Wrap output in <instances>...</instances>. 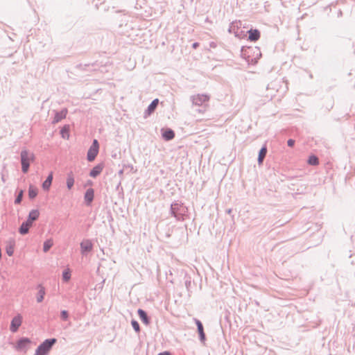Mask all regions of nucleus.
I'll list each match as a JSON object with an SVG mask.
<instances>
[{
	"label": "nucleus",
	"instance_id": "f257e3e1",
	"mask_svg": "<svg viewBox=\"0 0 355 355\" xmlns=\"http://www.w3.org/2000/svg\"><path fill=\"white\" fill-rule=\"evenodd\" d=\"M170 213L177 220L182 221L187 213V208L182 202H174L171 205Z\"/></svg>",
	"mask_w": 355,
	"mask_h": 355
},
{
	"label": "nucleus",
	"instance_id": "f03ea898",
	"mask_svg": "<svg viewBox=\"0 0 355 355\" xmlns=\"http://www.w3.org/2000/svg\"><path fill=\"white\" fill-rule=\"evenodd\" d=\"M20 158L22 172L26 173L28 171L31 162L35 160V155L33 153L24 149L20 153Z\"/></svg>",
	"mask_w": 355,
	"mask_h": 355
},
{
	"label": "nucleus",
	"instance_id": "7ed1b4c3",
	"mask_svg": "<svg viewBox=\"0 0 355 355\" xmlns=\"http://www.w3.org/2000/svg\"><path fill=\"white\" fill-rule=\"evenodd\" d=\"M57 343L56 338H50L45 340L36 349L34 355H47L54 344Z\"/></svg>",
	"mask_w": 355,
	"mask_h": 355
},
{
	"label": "nucleus",
	"instance_id": "20e7f679",
	"mask_svg": "<svg viewBox=\"0 0 355 355\" xmlns=\"http://www.w3.org/2000/svg\"><path fill=\"white\" fill-rule=\"evenodd\" d=\"M210 99V96L205 94H198L190 96L193 106H204Z\"/></svg>",
	"mask_w": 355,
	"mask_h": 355
},
{
	"label": "nucleus",
	"instance_id": "39448f33",
	"mask_svg": "<svg viewBox=\"0 0 355 355\" xmlns=\"http://www.w3.org/2000/svg\"><path fill=\"white\" fill-rule=\"evenodd\" d=\"M22 323V316L20 314H17L15 316L10 322V330L12 333H15L18 331L19 327Z\"/></svg>",
	"mask_w": 355,
	"mask_h": 355
},
{
	"label": "nucleus",
	"instance_id": "423d86ee",
	"mask_svg": "<svg viewBox=\"0 0 355 355\" xmlns=\"http://www.w3.org/2000/svg\"><path fill=\"white\" fill-rule=\"evenodd\" d=\"M93 249V244L89 239H84L80 243V250L83 254H85L87 252H89Z\"/></svg>",
	"mask_w": 355,
	"mask_h": 355
},
{
	"label": "nucleus",
	"instance_id": "0eeeda50",
	"mask_svg": "<svg viewBox=\"0 0 355 355\" xmlns=\"http://www.w3.org/2000/svg\"><path fill=\"white\" fill-rule=\"evenodd\" d=\"M193 320L197 326L200 340L201 343H205V341L206 340V336H205V334L204 332L203 325L199 320H198L196 318H194Z\"/></svg>",
	"mask_w": 355,
	"mask_h": 355
},
{
	"label": "nucleus",
	"instance_id": "6e6552de",
	"mask_svg": "<svg viewBox=\"0 0 355 355\" xmlns=\"http://www.w3.org/2000/svg\"><path fill=\"white\" fill-rule=\"evenodd\" d=\"M40 216V211L38 209H32L28 214V219L26 221L31 226H32L33 223L38 219Z\"/></svg>",
	"mask_w": 355,
	"mask_h": 355
},
{
	"label": "nucleus",
	"instance_id": "1a4fd4ad",
	"mask_svg": "<svg viewBox=\"0 0 355 355\" xmlns=\"http://www.w3.org/2000/svg\"><path fill=\"white\" fill-rule=\"evenodd\" d=\"M94 191L93 189H88L85 193V201L87 205H90L94 200Z\"/></svg>",
	"mask_w": 355,
	"mask_h": 355
},
{
	"label": "nucleus",
	"instance_id": "9d476101",
	"mask_svg": "<svg viewBox=\"0 0 355 355\" xmlns=\"http://www.w3.org/2000/svg\"><path fill=\"white\" fill-rule=\"evenodd\" d=\"M67 114V110L63 109L60 112H56L53 123H56L60 121L62 119H64Z\"/></svg>",
	"mask_w": 355,
	"mask_h": 355
},
{
	"label": "nucleus",
	"instance_id": "9b49d317",
	"mask_svg": "<svg viewBox=\"0 0 355 355\" xmlns=\"http://www.w3.org/2000/svg\"><path fill=\"white\" fill-rule=\"evenodd\" d=\"M103 169V165L102 164H99L96 165V166H94L90 171L89 175L92 178H96L98 175H100V173L102 172Z\"/></svg>",
	"mask_w": 355,
	"mask_h": 355
},
{
	"label": "nucleus",
	"instance_id": "f8f14e48",
	"mask_svg": "<svg viewBox=\"0 0 355 355\" xmlns=\"http://www.w3.org/2000/svg\"><path fill=\"white\" fill-rule=\"evenodd\" d=\"M53 172H51L47 176L45 181L42 183V188L44 191H49L53 181Z\"/></svg>",
	"mask_w": 355,
	"mask_h": 355
},
{
	"label": "nucleus",
	"instance_id": "ddd939ff",
	"mask_svg": "<svg viewBox=\"0 0 355 355\" xmlns=\"http://www.w3.org/2000/svg\"><path fill=\"white\" fill-rule=\"evenodd\" d=\"M159 103V100L157 98L154 99L150 104L148 105L147 110H146L145 114L150 115L156 109Z\"/></svg>",
	"mask_w": 355,
	"mask_h": 355
},
{
	"label": "nucleus",
	"instance_id": "4468645a",
	"mask_svg": "<svg viewBox=\"0 0 355 355\" xmlns=\"http://www.w3.org/2000/svg\"><path fill=\"white\" fill-rule=\"evenodd\" d=\"M15 245V242L14 240H10L7 242L6 251L8 256H12L14 253V248Z\"/></svg>",
	"mask_w": 355,
	"mask_h": 355
},
{
	"label": "nucleus",
	"instance_id": "2eb2a0df",
	"mask_svg": "<svg viewBox=\"0 0 355 355\" xmlns=\"http://www.w3.org/2000/svg\"><path fill=\"white\" fill-rule=\"evenodd\" d=\"M98 153V150L97 149H94L89 148L87 155V159L89 162H92L95 159Z\"/></svg>",
	"mask_w": 355,
	"mask_h": 355
},
{
	"label": "nucleus",
	"instance_id": "dca6fc26",
	"mask_svg": "<svg viewBox=\"0 0 355 355\" xmlns=\"http://www.w3.org/2000/svg\"><path fill=\"white\" fill-rule=\"evenodd\" d=\"M137 313L140 319L144 324H148L150 323L149 318L148 317L147 313L145 311L139 309H138Z\"/></svg>",
	"mask_w": 355,
	"mask_h": 355
},
{
	"label": "nucleus",
	"instance_id": "f3484780",
	"mask_svg": "<svg viewBox=\"0 0 355 355\" xmlns=\"http://www.w3.org/2000/svg\"><path fill=\"white\" fill-rule=\"evenodd\" d=\"M248 33H249L248 37L250 41H257L260 37V33L257 29H254V30L251 29L248 31Z\"/></svg>",
	"mask_w": 355,
	"mask_h": 355
},
{
	"label": "nucleus",
	"instance_id": "a211bd4d",
	"mask_svg": "<svg viewBox=\"0 0 355 355\" xmlns=\"http://www.w3.org/2000/svg\"><path fill=\"white\" fill-rule=\"evenodd\" d=\"M38 293L37 295V302H42L45 295V288L41 284L38 285Z\"/></svg>",
	"mask_w": 355,
	"mask_h": 355
},
{
	"label": "nucleus",
	"instance_id": "6ab92c4d",
	"mask_svg": "<svg viewBox=\"0 0 355 355\" xmlns=\"http://www.w3.org/2000/svg\"><path fill=\"white\" fill-rule=\"evenodd\" d=\"M162 137L165 140L169 141L174 138L175 133L171 129H167L162 133Z\"/></svg>",
	"mask_w": 355,
	"mask_h": 355
},
{
	"label": "nucleus",
	"instance_id": "aec40b11",
	"mask_svg": "<svg viewBox=\"0 0 355 355\" xmlns=\"http://www.w3.org/2000/svg\"><path fill=\"white\" fill-rule=\"evenodd\" d=\"M266 153H267V148H266V146H263L259 153V156H258L259 164H261L263 163V159L266 157Z\"/></svg>",
	"mask_w": 355,
	"mask_h": 355
},
{
	"label": "nucleus",
	"instance_id": "412c9836",
	"mask_svg": "<svg viewBox=\"0 0 355 355\" xmlns=\"http://www.w3.org/2000/svg\"><path fill=\"white\" fill-rule=\"evenodd\" d=\"M31 227V226L26 221L23 222L19 228V232L22 235L26 234L28 233Z\"/></svg>",
	"mask_w": 355,
	"mask_h": 355
},
{
	"label": "nucleus",
	"instance_id": "4be33fe9",
	"mask_svg": "<svg viewBox=\"0 0 355 355\" xmlns=\"http://www.w3.org/2000/svg\"><path fill=\"white\" fill-rule=\"evenodd\" d=\"M29 343L30 340L28 338H23L19 339L17 342V349H23L26 348V347Z\"/></svg>",
	"mask_w": 355,
	"mask_h": 355
},
{
	"label": "nucleus",
	"instance_id": "5701e85b",
	"mask_svg": "<svg viewBox=\"0 0 355 355\" xmlns=\"http://www.w3.org/2000/svg\"><path fill=\"white\" fill-rule=\"evenodd\" d=\"M74 184V177L72 172L67 174V187L69 189H71Z\"/></svg>",
	"mask_w": 355,
	"mask_h": 355
},
{
	"label": "nucleus",
	"instance_id": "b1692460",
	"mask_svg": "<svg viewBox=\"0 0 355 355\" xmlns=\"http://www.w3.org/2000/svg\"><path fill=\"white\" fill-rule=\"evenodd\" d=\"M37 193H38V190L37 189L33 186V185H30L29 186V188H28V197L30 199H33L35 198L37 195Z\"/></svg>",
	"mask_w": 355,
	"mask_h": 355
},
{
	"label": "nucleus",
	"instance_id": "393cba45",
	"mask_svg": "<svg viewBox=\"0 0 355 355\" xmlns=\"http://www.w3.org/2000/svg\"><path fill=\"white\" fill-rule=\"evenodd\" d=\"M53 245V240L52 239H47L44 243L43 251L44 252H47L50 250V248L52 247Z\"/></svg>",
	"mask_w": 355,
	"mask_h": 355
},
{
	"label": "nucleus",
	"instance_id": "a878e982",
	"mask_svg": "<svg viewBox=\"0 0 355 355\" xmlns=\"http://www.w3.org/2000/svg\"><path fill=\"white\" fill-rule=\"evenodd\" d=\"M308 164L311 166H317L319 164V159L315 155H311L308 159Z\"/></svg>",
	"mask_w": 355,
	"mask_h": 355
},
{
	"label": "nucleus",
	"instance_id": "bb28decb",
	"mask_svg": "<svg viewBox=\"0 0 355 355\" xmlns=\"http://www.w3.org/2000/svg\"><path fill=\"white\" fill-rule=\"evenodd\" d=\"M250 51H252L254 53L257 54V57L254 58L255 62H257V60L261 56V53L260 49L258 47L248 49Z\"/></svg>",
	"mask_w": 355,
	"mask_h": 355
},
{
	"label": "nucleus",
	"instance_id": "cd10ccee",
	"mask_svg": "<svg viewBox=\"0 0 355 355\" xmlns=\"http://www.w3.org/2000/svg\"><path fill=\"white\" fill-rule=\"evenodd\" d=\"M71 278V272L69 269H66L62 272V279L64 282H68Z\"/></svg>",
	"mask_w": 355,
	"mask_h": 355
},
{
	"label": "nucleus",
	"instance_id": "c85d7f7f",
	"mask_svg": "<svg viewBox=\"0 0 355 355\" xmlns=\"http://www.w3.org/2000/svg\"><path fill=\"white\" fill-rule=\"evenodd\" d=\"M23 193H24V191L22 190H21L18 195L17 196L15 200V204H20L21 200H22V198H23Z\"/></svg>",
	"mask_w": 355,
	"mask_h": 355
},
{
	"label": "nucleus",
	"instance_id": "c756f323",
	"mask_svg": "<svg viewBox=\"0 0 355 355\" xmlns=\"http://www.w3.org/2000/svg\"><path fill=\"white\" fill-rule=\"evenodd\" d=\"M131 324L132 326V328L135 329V331L136 332H139L140 331V327H139V324L138 323L137 321L135 320H132L131 321Z\"/></svg>",
	"mask_w": 355,
	"mask_h": 355
},
{
	"label": "nucleus",
	"instance_id": "7c9ffc66",
	"mask_svg": "<svg viewBox=\"0 0 355 355\" xmlns=\"http://www.w3.org/2000/svg\"><path fill=\"white\" fill-rule=\"evenodd\" d=\"M60 318L62 320L66 321L69 318V313L67 311L63 310L60 312Z\"/></svg>",
	"mask_w": 355,
	"mask_h": 355
},
{
	"label": "nucleus",
	"instance_id": "2f4dec72",
	"mask_svg": "<svg viewBox=\"0 0 355 355\" xmlns=\"http://www.w3.org/2000/svg\"><path fill=\"white\" fill-rule=\"evenodd\" d=\"M90 148H94V149H97L98 150L99 145H98V142L96 139H94L93 141V143H92V146H90Z\"/></svg>",
	"mask_w": 355,
	"mask_h": 355
},
{
	"label": "nucleus",
	"instance_id": "473e14b6",
	"mask_svg": "<svg viewBox=\"0 0 355 355\" xmlns=\"http://www.w3.org/2000/svg\"><path fill=\"white\" fill-rule=\"evenodd\" d=\"M238 24L237 21L232 22L230 26L229 31L232 32V30H234L235 27L238 28Z\"/></svg>",
	"mask_w": 355,
	"mask_h": 355
},
{
	"label": "nucleus",
	"instance_id": "72a5a7b5",
	"mask_svg": "<svg viewBox=\"0 0 355 355\" xmlns=\"http://www.w3.org/2000/svg\"><path fill=\"white\" fill-rule=\"evenodd\" d=\"M208 107L207 105H205L204 106H202V109H198L197 111L200 113V114H203L205 112L206 110H207V107Z\"/></svg>",
	"mask_w": 355,
	"mask_h": 355
},
{
	"label": "nucleus",
	"instance_id": "f704fd0d",
	"mask_svg": "<svg viewBox=\"0 0 355 355\" xmlns=\"http://www.w3.org/2000/svg\"><path fill=\"white\" fill-rule=\"evenodd\" d=\"M287 144L288 146L293 147L295 144V140L292 139H288L287 141Z\"/></svg>",
	"mask_w": 355,
	"mask_h": 355
},
{
	"label": "nucleus",
	"instance_id": "c9c22d12",
	"mask_svg": "<svg viewBox=\"0 0 355 355\" xmlns=\"http://www.w3.org/2000/svg\"><path fill=\"white\" fill-rule=\"evenodd\" d=\"M61 134H62V137H63V138H65V137H66L65 135H68L67 130H65V128L62 129V130H61Z\"/></svg>",
	"mask_w": 355,
	"mask_h": 355
},
{
	"label": "nucleus",
	"instance_id": "e433bc0d",
	"mask_svg": "<svg viewBox=\"0 0 355 355\" xmlns=\"http://www.w3.org/2000/svg\"><path fill=\"white\" fill-rule=\"evenodd\" d=\"M198 46H199V43H198V42H195V43H193V44H192V47H193V49H196Z\"/></svg>",
	"mask_w": 355,
	"mask_h": 355
},
{
	"label": "nucleus",
	"instance_id": "4c0bfd02",
	"mask_svg": "<svg viewBox=\"0 0 355 355\" xmlns=\"http://www.w3.org/2000/svg\"><path fill=\"white\" fill-rule=\"evenodd\" d=\"M157 355H171V354L168 352H164L159 353Z\"/></svg>",
	"mask_w": 355,
	"mask_h": 355
},
{
	"label": "nucleus",
	"instance_id": "58836bf2",
	"mask_svg": "<svg viewBox=\"0 0 355 355\" xmlns=\"http://www.w3.org/2000/svg\"><path fill=\"white\" fill-rule=\"evenodd\" d=\"M232 209H228L226 211L227 214H230L232 213Z\"/></svg>",
	"mask_w": 355,
	"mask_h": 355
},
{
	"label": "nucleus",
	"instance_id": "ea45409f",
	"mask_svg": "<svg viewBox=\"0 0 355 355\" xmlns=\"http://www.w3.org/2000/svg\"><path fill=\"white\" fill-rule=\"evenodd\" d=\"M185 284H186V286H187L188 285L190 284V282L189 281H186Z\"/></svg>",
	"mask_w": 355,
	"mask_h": 355
},
{
	"label": "nucleus",
	"instance_id": "a19ab883",
	"mask_svg": "<svg viewBox=\"0 0 355 355\" xmlns=\"http://www.w3.org/2000/svg\"><path fill=\"white\" fill-rule=\"evenodd\" d=\"M1 180H2V181H3V182H6V180H5V178H4V177H3V176H2Z\"/></svg>",
	"mask_w": 355,
	"mask_h": 355
},
{
	"label": "nucleus",
	"instance_id": "79ce46f5",
	"mask_svg": "<svg viewBox=\"0 0 355 355\" xmlns=\"http://www.w3.org/2000/svg\"><path fill=\"white\" fill-rule=\"evenodd\" d=\"M123 170H121V171H119V174H123Z\"/></svg>",
	"mask_w": 355,
	"mask_h": 355
}]
</instances>
